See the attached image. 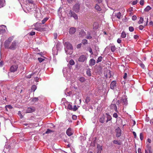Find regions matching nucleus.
<instances>
[{
    "label": "nucleus",
    "mask_w": 153,
    "mask_h": 153,
    "mask_svg": "<svg viewBox=\"0 0 153 153\" xmlns=\"http://www.w3.org/2000/svg\"><path fill=\"white\" fill-rule=\"evenodd\" d=\"M76 31V28L74 27H71L70 28L69 33L70 34H74Z\"/></svg>",
    "instance_id": "obj_10"
},
{
    "label": "nucleus",
    "mask_w": 153,
    "mask_h": 153,
    "mask_svg": "<svg viewBox=\"0 0 153 153\" xmlns=\"http://www.w3.org/2000/svg\"><path fill=\"white\" fill-rule=\"evenodd\" d=\"M116 131L117 132L116 137H120L121 135V131L119 127H118L116 129Z\"/></svg>",
    "instance_id": "obj_11"
},
{
    "label": "nucleus",
    "mask_w": 153,
    "mask_h": 153,
    "mask_svg": "<svg viewBox=\"0 0 153 153\" xmlns=\"http://www.w3.org/2000/svg\"><path fill=\"white\" fill-rule=\"evenodd\" d=\"M138 153H142L141 149L140 148L138 149Z\"/></svg>",
    "instance_id": "obj_64"
},
{
    "label": "nucleus",
    "mask_w": 153,
    "mask_h": 153,
    "mask_svg": "<svg viewBox=\"0 0 153 153\" xmlns=\"http://www.w3.org/2000/svg\"><path fill=\"white\" fill-rule=\"evenodd\" d=\"M5 108L7 109V108H8L9 109H12L13 108V107L10 105H6L5 106Z\"/></svg>",
    "instance_id": "obj_41"
},
{
    "label": "nucleus",
    "mask_w": 153,
    "mask_h": 153,
    "mask_svg": "<svg viewBox=\"0 0 153 153\" xmlns=\"http://www.w3.org/2000/svg\"><path fill=\"white\" fill-rule=\"evenodd\" d=\"M91 69H88L86 71V74L89 76H91Z\"/></svg>",
    "instance_id": "obj_24"
},
{
    "label": "nucleus",
    "mask_w": 153,
    "mask_h": 153,
    "mask_svg": "<svg viewBox=\"0 0 153 153\" xmlns=\"http://www.w3.org/2000/svg\"><path fill=\"white\" fill-rule=\"evenodd\" d=\"M126 33L124 31H123L121 33V37L123 38H124L126 37Z\"/></svg>",
    "instance_id": "obj_28"
},
{
    "label": "nucleus",
    "mask_w": 153,
    "mask_h": 153,
    "mask_svg": "<svg viewBox=\"0 0 153 153\" xmlns=\"http://www.w3.org/2000/svg\"><path fill=\"white\" fill-rule=\"evenodd\" d=\"M151 7L149 6H148L144 9V11L146 12H148L149 10L151 9Z\"/></svg>",
    "instance_id": "obj_22"
},
{
    "label": "nucleus",
    "mask_w": 153,
    "mask_h": 153,
    "mask_svg": "<svg viewBox=\"0 0 153 153\" xmlns=\"http://www.w3.org/2000/svg\"><path fill=\"white\" fill-rule=\"evenodd\" d=\"M66 133L67 135L68 136H71L73 134L72 130L70 128H69L67 130Z\"/></svg>",
    "instance_id": "obj_13"
},
{
    "label": "nucleus",
    "mask_w": 153,
    "mask_h": 153,
    "mask_svg": "<svg viewBox=\"0 0 153 153\" xmlns=\"http://www.w3.org/2000/svg\"><path fill=\"white\" fill-rule=\"evenodd\" d=\"M143 21V19L142 17H140V19L139 20L138 22V23L139 24H140L142 23Z\"/></svg>",
    "instance_id": "obj_35"
},
{
    "label": "nucleus",
    "mask_w": 153,
    "mask_h": 153,
    "mask_svg": "<svg viewBox=\"0 0 153 153\" xmlns=\"http://www.w3.org/2000/svg\"><path fill=\"white\" fill-rule=\"evenodd\" d=\"M87 59V57L86 56L82 55L79 56L78 60L80 62H84L86 61Z\"/></svg>",
    "instance_id": "obj_4"
},
{
    "label": "nucleus",
    "mask_w": 153,
    "mask_h": 153,
    "mask_svg": "<svg viewBox=\"0 0 153 153\" xmlns=\"http://www.w3.org/2000/svg\"><path fill=\"white\" fill-rule=\"evenodd\" d=\"M79 80L81 82H83L85 81V79L84 77H81L79 78Z\"/></svg>",
    "instance_id": "obj_27"
},
{
    "label": "nucleus",
    "mask_w": 153,
    "mask_h": 153,
    "mask_svg": "<svg viewBox=\"0 0 153 153\" xmlns=\"http://www.w3.org/2000/svg\"><path fill=\"white\" fill-rule=\"evenodd\" d=\"M146 149H152V147L150 145V144L149 143H147V142L146 143Z\"/></svg>",
    "instance_id": "obj_32"
},
{
    "label": "nucleus",
    "mask_w": 153,
    "mask_h": 153,
    "mask_svg": "<svg viewBox=\"0 0 153 153\" xmlns=\"http://www.w3.org/2000/svg\"><path fill=\"white\" fill-rule=\"evenodd\" d=\"M129 30L130 32H133L134 30V28L133 27H129Z\"/></svg>",
    "instance_id": "obj_42"
},
{
    "label": "nucleus",
    "mask_w": 153,
    "mask_h": 153,
    "mask_svg": "<svg viewBox=\"0 0 153 153\" xmlns=\"http://www.w3.org/2000/svg\"><path fill=\"white\" fill-rule=\"evenodd\" d=\"M5 32V30L2 28V27H0V35H2Z\"/></svg>",
    "instance_id": "obj_20"
},
{
    "label": "nucleus",
    "mask_w": 153,
    "mask_h": 153,
    "mask_svg": "<svg viewBox=\"0 0 153 153\" xmlns=\"http://www.w3.org/2000/svg\"><path fill=\"white\" fill-rule=\"evenodd\" d=\"M13 36H11L5 41L4 45L5 48L12 50H14L16 49L18 45L17 41L14 40L11 43V42L13 40Z\"/></svg>",
    "instance_id": "obj_1"
},
{
    "label": "nucleus",
    "mask_w": 153,
    "mask_h": 153,
    "mask_svg": "<svg viewBox=\"0 0 153 153\" xmlns=\"http://www.w3.org/2000/svg\"><path fill=\"white\" fill-rule=\"evenodd\" d=\"M82 43L83 44L85 45L86 44H87L88 43V41L86 39H84L82 41Z\"/></svg>",
    "instance_id": "obj_39"
},
{
    "label": "nucleus",
    "mask_w": 153,
    "mask_h": 153,
    "mask_svg": "<svg viewBox=\"0 0 153 153\" xmlns=\"http://www.w3.org/2000/svg\"><path fill=\"white\" fill-rule=\"evenodd\" d=\"M113 116L114 117L117 118L118 117V115L117 113H115L113 114Z\"/></svg>",
    "instance_id": "obj_48"
},
{
    "label": "nucleus",
    "mask_w": 153,
    "mask_h": 153,
    "mask_svg": "<svg viewBox=\"0 0 153 153\" xmlns=\"http://www.w3.org/2000/svg\"><path fill=\"white\" fill-rule=\"evenodd\" d=\"M148 152H149V153H152V149H145V153H148Z\"/></svg>",
    "instance_id": "obj_19"
},
{
    "label": "nucleus",
    "mask_w": 153,
    "mask_h": 153,
    "mask_svg": "<svg viewBox=\"0 0 153 153\" xmlns=\"http://www.w3.org/2000/svg\"><path fill=\"white\" fill-rule=\"evenodd\" d=\"M121 40L120 39H118L117 40V42L118 43H120L121 42Z\"/></svg>",
    "instance_id": "obj_62"
},
{
    "label": "nucleus",
    "mask_w": 153,
    "mask_h": 153,
    "mask_svg": "<svg viewBox=\"0 0 153 153\" xmlns=\"http://www.w3.org/2000/svg\"><path fill=\"white\" fill-rule=\"evenodd\" d=\"M3 7V2L2 1L0 0V8Z\"/></svg>",
    "instance_id": "obj_51"
},
{
    "label": "nucleus",
    "mask_w": 153,
    "mask_h": 153,
    "mask_svg": "<svg viewBox=\"0 0 153 153\" xmlns=\"http://www.w3.org/2000/svg\"><path fill=\"white\" fill-rule=\"evenodd\" d=\"M102 58L101 56L99 57L97 61V63H98L102 61Z\"/></svg>",
    "instance_id": "obj_31"
},
{
    "label": "nucleus",
    "mask_w": 153,
    "mask_h": 153,
    "mask_svg": "<svg viewBox=\"0 0 153 153\" xmlns=\"http://www.w3.org/2000/svg\"><path fill=\"white\" fill-rule=\"evenodd\" d=\"M36 29L39 31H41L42 30H43L42 28H36Z\"/></svg>",
    "instance_id": "obj_57"
},
{
    "label": "nucleus",
    "mask_w": 153,
    "mask_h": 153,
    "mask_svg": "<svg viewBox=\"0 0 153 153\" xmlns=\"http://www.w3.org/2000/svg\"><path fill=\"white\" fill-rule=\"evenodd\" d=\"M65 45H66L68 49H73L72 46L70 43L67 42L65 43Z\"/></svg>",
    "instance_id": "obj_17"
},
{
    "label": "nucleus",
    "mask_w": 153,
    "mask_h": 153,
    "mask_svg": "<svg viewBox=\"0 0 153 153\" xmlns=\"http://www.w3.org/2000/svg\"><path fill=\"white\" fill-rule=\"evenodd\" d=\"M105 117L104 115H103L101 117H100L99 119V121L101 123H103L105 121Z\"/></svg>",
    "instance_id": "obj_18"
},
{
    "label": "nucleus",
    "mask_w": 153,
    "mask_h": 153,
    "mask_svg": "<svg viewBox=\"0 0 153 153\" xmlns=\"http://www.w3.org/2000/svg\"><path fill=\"white\" fill-rule=\"evenodd\" d=\"M95 8L97 11H100L101 10L100 7L97 4L95 6Z\"/></svg>",
    "instance_id": "obj_21"
},
{
    "label": "nucleus",
    "mask_w": 153,
    "mask_h": 153,
    "mask_svg": "<svg viewBox=\"0 0 153 153\" xmlns=\"http://www.w3.org/2000/svg\"><path fill=\"white\" fill-rule=\"evenodd\" d=\"M98 27V24L97 23H94L93 24V28L96 29Z\"/></svg>",
    "instance_id": "obj_25"
},
{
    "label": "nucleus",
    "mask_w": 153,
    "mask_h": 153,
    "mask_svg": "<svg viewBox=\"0 0 153 153\" xmlns=\"http://www.w3.org/2000/svg\"><path fill=\"white\" fill-rule=\"evenodd\" d=\"M140 140H143V134L142 133H140Z\"/></svg>",
    "instance_id": "obj_46"
},
{
    "label": "nucleus",
    "mask_w": 153,
    "mask_h": 153,
    "mask_svg": "<svg viewBox=\"0 0 153 153\" xmlns=\"http://www.w3.org/2000/svg\"><path fill=\"white\" fill-rule=\"evenodd\" d=\"M53 35H54V39H56L57 37V34L56 33H54Z\"/></svg>",
    "instance_id": "obj_53"
},
{
    "label": "nucleus",
    "mask_w": 153,
    "mask_h": 153,
    "mask_svg": "<svg viewBox=\"0 0 153 153\" xmlns=\"http://www.w3.org/2000/svg\"><path fill=\"white\" fill-rule=\"evenodd\" d=\"M127 74L126 73H124V76H123V78L124 79H126L127 78Z\"/></svg>",
    "instance_id": "obj_54"
},
{
    "label": "nucleus",
    "mask_w": 153,
    "mask_h": 153,
    "mask_svg": "<svg viewBox=\"0 0 153 153\" xmlns=\"http://www.w3.org/2000/svg\"><path fill=\"white\" fill-rule=\"evenodd\" d=\"M48 18H45L42 21V24H44L45 22L48 20Z\"/></svg>",
    "instance_id": "obj_34"
},
{
    "label": "nucleus",
    "mask_w": 153,
    "mask_h": 153,
    "mask_svg": "<svg viewBox=\"0 0 153 153\" xmlns=\"http://www.w3.org/2000/svg\"><path fill=\"white\" fill-rule=\"evenodd\" d=\"M133 133L134 136V138H136L137 136H136V133L134 131H133Z\"/></svg>",
    "instance_id": "obj_63"
},
{
    "label": "nucleus",
    "mask_w": 153,
    "mask_h": 153,
    "mask_svg": "<svg viewBox=\"0 0 153 153\" xmlns=\"http://www.w3.org/2000/svg\"><path fill=\"white\" fill-rule=\"evenodd\" d=\"M68 16L70 17H73L75 19H78L77 15L71 10H70Z\"/></svg>",
    "instance_id": "obj_2"
},
{
    "label": "nucleus",
    "mask_w": 153,
    "mask_h": 153,
    "mask_svg": "<svg viewBox=\"0 0 153 153\" xmlns=\"http://www.w3.org/2000/svg\"><path fill=\"white\" fill-rule=\"evenodd\" d=\"M113 143L114 144H118L119 145H120L121 144V143L120 142H119L118 140H115L113 141Z\"/></svg>",
    "instance_id": "obj_29"
},
{
    "label": "nucleus",
    "mask_w": 153,
    "mask_h": 153,
    "mask_svg": "<svg viewBox=\"0 0 153 153\" xmlns=\"http://www.w3.org/2000/svg\"><path fill=\"white\" fill-rule=\"evenodd\" d=\"M18 68V66L17 65H12L10 68V72L8 73L9 76L11 74V72H14L16 71Z\"/></svg>",
    "instance_id": "obj_3"
},
{
    "label": "nucleus",
    "mask_w": 153,
    "mask_h": 153,
    "mask_svg": "<svg viewBox=\"0 0 153 153\" xmlns=\"http://www.w3.org/2000/svg\"><path fill=\"white\" fill-rule=\"evenodd\" d=\"M72 118L74 120H76L77 119V117L75 115H73L72 116Z\"/></svg>",
    "instance_id": "obj_56"
},
{
    "label": "nucleus",
    "mask_w": 153,
    "mask_h": 153,
    "mask_svg": "<svg viewBox=\"0 0 153 153\" xmlns=\"http://www.w3.org/2000/svg\"><path fill=\"white\" fill-rule=\"evenodd\" d=\"M121 102L123 103V104L127 105L128 104L127 99L125 96H123L122 97L121 99Z\"/></svg>",
    "instance_id": "obj_9"
},
{
    "label": "nucleus",
    "mask_w": 153,
    "mask_h": 153,
    "mask_svg": "<svg viewBox=\"0 0 153 153\" xmlns=\"http://www.w3.org/2000/svg\"><path fill=\"white\" fill-rule=\"evenodd\" d=\"M81 46H82L81 44H79L77 45V48H80L81 47Z\"/></svg>",
    "instance_id": "obj_58"
},
{
    "label": "nucleus",
    "mask_w": 153,
    "mask_h": 153,
    "mask_svg": "<svg viewBox=\"0 0 153 153\" xmlns=\"http://www.w3.org/2000/svg\"><path fill=\"white\" fill-rule=\"evenodd\" d=\"M95 64V61L94 59H91L89 61V65L90 66L92 67Z\"/></svg>",
    "instance_id": "obj_12"
},
{
    "label": "nucleus",
    "mask_w": 153,
    "mask_h": 153,
    "mask_svg": "<svg viewBox=\"0 0 153 153\" xmlns=\"http://www.w3.org/2000/svg\"><path fill=\"white\" fill-rule=\"evenodd\" d=\"M111 109L114 110L116 112L117 111V108L115 104H111L110 106Z\"/></svg>",
    "instance_id": "obj_14"
},
{
    "label": "nucleus",
    "mask_w": 153,
    "mask_h": 153,
    "mask_svg": "<svg viewBox=\"0 0 153 153\" xmlns=\"http://www.w3.org/2000/svg\"><path fill=\"white\" fill-rule=\"evenodd\" d=\"M137 17L136 16L134 15L132 16V19L133 20H135L137 19Z\"/></svg>",
    "instance_id": "obj_49"
},
{
    "label": "nucleus",
    "mask_w": 153,
    "mask_h": 153,
    "mask_svg": "<svg viewBox=\"0 0 153 153\" xmlns=\"http://www.w3.org/2000/svg\"><path fill=\"white\" fill-rule=\"evenodd\" d=\"M97 148L98 149L99 151L100 152L102 150V147L101 146H100L99 145L98 146H97ZM97 153H99V152H97Z\"/></svg>",
    "instance_id": "obj_36"
},
{
    "label": "nucleus",
    "mask_w": 153,
    "mask_h": 153,
    "mask_svg": "<svg viewBox=\"0 0 153 153\" xmlns=\"http://www.w3.org/2000/svg\"><path fill=\"white\" fill-rule=\"evenodd\" d=\"M116 81H113L110 84V87L111 89H114L116 88Z\"/></svg>",
    "instance_id": "obj_7"
},
{
    "label": "nucleus",
    "mask_w": 153,
    "mask_h": 153,
    "mask_svg": "<svg viewBox=\"0 0 153 153\" xmlns=\"http://www.w3.org/2000/svg\"><path fill=\"white\" fill-rule=\"evenodd\" d=\"M75 62L73 60L71 59L69 61V64L71 65H73L74 64Z\"/></svg>",
    "instance_id": "obj_37"
},
{
    "label": "nucleus",
    "mask_w": 153,
    "mask_h": 153,
    "mask_svg": "<svg viewBox=\"0 0 153 153\" xmlns=\"http://www.w3.org/2000/svg\"><path fill=\"white\" fill-rule=\"evenodd\" d=\"M116 48L115 46H111V50L112 52H114L116 50Z\"/></svg>",
    "instance_id": "obj_38"
},
{
    "label": "nucleus",
    "mask_w": 153,
    "mask_h": 153,
    "mask_svg": "<svg viewBox=\"0 0 153 153\" xmlns=\"http://www.w3.org/2000/svg\"><path fill=\"white\" fill-rule=\"evenodd\" d=\"M38 99L37 97H33L30 99V101L33 104L34 103L38 101Z\"/></svg>",
    "instance_id": "obj_15"
},
{
    "label": "nucleus",
    "mask_w": 153,
    "mask_h": 153,
    "mask_svg": "<svg viewBox=\"0 0 153 153\" xmlns=\"http://www.w3.org/2000/svg\"><path fill=\"white\" fill-rule=\"evenodd\" d=\"M36 108L34 107H28L26 111V112L27 113H32L34 112Z\"/></svg>",
    "instance_id": "obj_6"
},
{
    "label": "nucleus",
    "mask_w": 153,
    "mask_h": 153,
    "mask_svg": "<svg viewBox=\"0 0 153 153\" xmlns=\"http://www.w3.org/2000/svg\"><path fill=\"white\" fill-rule=\"evenodd\" d=\"M29 34L30 35L32 36L35 35V32L34 31H32Z\"/></svg>",
    "instance_id": "obj_47"
},
{
    "label": "nucleus",
    "mask_w": 153,
    "mask_h": 153,
    "mask_svg": "<svg viewBox=\"0 0 153 153\" xmlns=\"http://www.w3.org/2000/svg\"><path fill=\"white\" fill-rule=\"evenodd\" d=\"M86 38L88 39H91L92 38V36L90 34H89L88 35Z\"/></svg>",
    "instance_id": "obj_59"
},
{
    "label": "nucleus",
    "mask_w": 153,
    "mask_h": 153,
    "mask_svg": "<svg viewBox=\"0 0 153 153\" xmlns=\"http://www.w3.org/2000/svg\"><path fill=\"white\" fill-rule=\"evenodd\" d=\"M39 62H42L45 59L41 57L38 58V59Z\"/></svg>",
    "instance_id": "obj_43"
},
{
    "label": "nucleus",
    "mask_w": 153,
    "mask_h": 153,
    "mask_svg": "<svg viewBox=\"0 0 153 153\" xmlns=\"http://www.w3.org/2000/svg\"><path fill=\"white\" fill-rule=\"evenodd\" d=\"M138 2V0H136L135 1H134L132 2V4L133 5L136 4Z\"/></svg>",
    "instance_id": "obj_50"
},
{
    "label": "nucleus",
    "mask_w": 153,
    "mask_h": 153,
    "mask_svg": "<svg viewBox=\"0 0 153 153\" xmlns=\"http://www.w3.org/2000/svg\"><path fill=\"white\" fill-rule=\"evenodd\" d=\"M16 90L17 91V92L22 93V92L24 91L25 89L22 87L21 86H17L16 88Z\"/></svg>",
    "instance_id": "obj_8"
},
{
    "label": "nucleus",
    "mask_w": 153,
    "mask_h": 153,
    "mask_svg": "<svg viewBox=\"0 0 153 153\" xmlns=\"http://www.w3.org/2000/svg\"><path fill=\"white\" fill-rule=\"evenodd\" d=\"M105 115L107 116V120L106 122L107 123L108 121L111 120L112 119L111 116L108 113H106Z\"/></svg>",
    "instance_id": "obj_16"
},
{
    "label": "nucleus",
    "mask_w": 153,
    "mask_h": 153,
    "mask_svg": "<svg viewBox=\"0 0 153 153\" xmlns=\"http://www.w3.org/2000/svg\"><path fill=\"white\" fill-rule=\"evenodd\" d=\"M18 114H19V116H21V117H20L21 118H22L23 116H22V115L21 114V112L20 111H19Z\"/></svg>",
    "instance_id": "obj_60"
},
{
    "label": "nucleus",
    "mask_w": 153,
    "mask_h": 153,
    "mask_svg": "<svg viewBox=\"0 0 153 153\" xmlns=\"http://www.w3.org/2000/svg\"><path fill=\"white\" fill-rule=\"evenodd\" d=\"M80 5L79 4H76L73 6V9L76 13H78L79 10Z\"/></svg>",
    "instance_id": "obj_5"
},
{
    "label": "nucleus",
    "mask_w": 153,
    "mask_h": 153,
    "mask_svg": "<svg viewBox=\"0 0 153 153\" xmlns=\"http://www.w3.org/2000/svg\"><path fill=\"white\" fill-rule=\"evenodd\" d=\"M90 100V98L89 96H87L85 98V102L87 103Z\"/></svg>",
    "instance_id": "obj_33"
},
{
    "label": "nucleus",
    "mask_w": 153,
    "mask_h": 153,
    "mask_svg": "<svg viewBox=\"0 0 153 153\" xmlns=\"http://www.w3.org/2000/svg\"><path fill=\"white\" fill-rule=\"evenodd\" d=\"M36 88L37 87L36 85H33L31 87V91L34 92L36 89Z\"/></svg>",
    "instance_id": "obj_23"
},
{
    "label": "nucleus",
    "mask_w": 153,
    "mask_h": 153,
    "mask_svg": "<svg viewBox=\"0 0 153 153\" xmlns=\"http://www.w3.org/2000/svg\"><path fill=\"white\" fill-rule=\"evenodd\" d=\"M79 35H81V36H83L85 34V32L83 30H81L79 32Z\"/></svg>",
    "instance_id": "obj_26"
},
{
    "label": "nucleus",
    "mask_w": 153,
    "mask_h": 153,
    "mask_svg": "<svg viewBox=\"0 0 153 153\" xmlns=\"http://www.w3.org/2000/svg\"><path fill=\"white\" fill-rule=\"evenodd\" d=\"M68 108L70 110H72L73 109L72 105L70 104H69L68 106Z\"/></svg>",
    "instance_id": "obj_40"
},
{
    "label": "nucleus",
    "mask_w": 153,
    "mask_h": 153,
    "mask_svg": "<svg viewBox=\"0 0 153 153\" xmlns=\"http://www.w3.org/2000/svg\"><path fill=\"white\" fill-rule=\"evenodd\" d=\"M78 109V108L76 107V105H74V108H73L72 110L74 111H76Z\"/></svg>",
    "instance_id": "obj_44"
},
{
    "label": "nucleus",
    "mask_w": 153,
    "mask_h": 153,
    "mask_svg": "<svg viewBox=\"0 0 153 153\" xmlns=\"http://www.w3.org/2000/svg\"><path fill=\"white\" fill-rule=\"evenodd\" d=\"M153 93V88H151V89L150 91V94L152 95V93Z\"/></svg>",
    "instance_id": "obj_61"
},
{
    "label": "nucleus",
    "mask_w": 153,
    "mask_h": 153,
    "mask_svg": "<svg viewBox=\"0 0 153 153\" xmlns=\"http://www.w3.org/2000/svg\"><path fill=\"white\" fill-rule=\"evenodd\" d=\"M53 131L49 129H47V131H46L45 133V134H49L51 133V132Z\"/></svg>",
    "instance_id": "obj_45"
},
{
    "label": "nucleus",
    "mask_w": 153,
    "mask_h": 153,
    "mask_svg": "<svg viewBox=\"0 0 153 153\" xmlns=\"http://www.w3.org/2000/svg\"><path fill=\"white\" fill-rule=\"evenodd\" d=\"M144 1L143 0H141L140 2V5H143L144 4Z\"/></svg>",
    "instance_id": "obj_52"
},
{
    "label": "nucleus",
    "mask_w": 153,
    "mask_h": 153,
    "mask_svg": "<svg viewBox=\"0 0 153 153\" xmlns=\"http://www.w3.org/2000/svg\"><path fill=\"white\" fill-rule=\"evenodd\" d=\"M144 28V27L143 25H140L139 26V29L140 30H142Z\"/></svg>",
    "instance_id": "obj_55"
},
{
    "label": "nucleus",
    "mask_w": 153,
    "mask_h": 153,
    "mask_svg": "<svg viewBox=\"0 0 153 153\" xmlns=\"http://www.w3.org/2000/svg\"><path fill=\"white\" fill-rule=\"evenodd\" d=\"M116 16L118 19H120L121 16V14L120 12H119L116 14Z\"/></svg>",
    "instance_id": "obj_30"
}]
</instances>
